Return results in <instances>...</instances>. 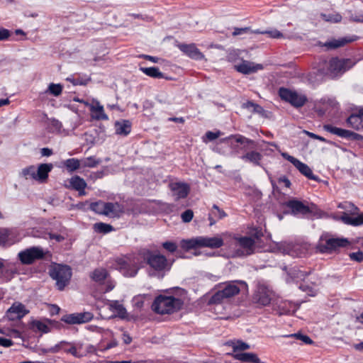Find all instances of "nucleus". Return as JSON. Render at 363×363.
<instances>
[{"label": "nucleus", "mask_w": 363, "mask_h": 363, "mask_svg": "<svg viewBox=\"0 0 363 363\" xmlns=\"http://www.w3.org/2000/svg\"><path fill=\"white\" fill-rule=\"evenodd\" d=\"M242 289H247V284L243 281H233L219 284L217 291L208 300V304H220L224 300L238 294Z\"/></svg>", "instance_id": "f257e3e1"}, {"label": "nucleus", "mask_w": 363, "mask_h": 363, "mask_svg": "<svg viewBox=\"0 0 363 363\" xmlns=\"http://www.w3.org/2000/svg\"><path fill=\"white\" fill-rule=\"evenodd\" d=\"M228 247L235 257H245L255 252V239L250 236L231 235Z\"/></svg>", "instance_id": "f03ea898"}, {"label": "nucleus", "mask_w": 363, "mask_h": 363, "mask_svg": "<svg viewBox=\"0 0 363 363\" xmlns=\"http://www.w3.org/2000/svg\"><path fill=\"white\" fill-rule=\"evenodd\" d=\"M95 308L98 316L104 319L113 316L125 318L127 316L125 308L118 301H111L101 297L97 299Z\"/></svg>", "instance_id": "7ed1b4c3"}, {"label": "nucleus", "mask_w": 363, "mask_h": 363, "mask_svg": "<svg viewBox=\"0 0 363 363\" xmlns=\"http://www.w3.org/2000/svg\"><path fill=\"white\" fill-rule=\"evenodd\" d=\"M143 259L150 267L149 274L152 277L162 278L164 273L169 271L172 266L165 256L150 250L143 253Z\"/></svg>", "instance_id": "20e7f679"}, {"label": "nucleus", "mask_w": 363, "mask_h": 363, "mask_svg": "<svg viewBox=\"0 0 363 363\" xmlns=\"http://www.w3.org/2000/svg\"><path fill=\"white\" fill-rule=\"evenodd\" d=\"M184 304L181 298L172 296L159 295L152 304V311L157 314H171L180 310Z\"/></svg>", "instance_id": "39448f33"}, {"label": "nucleus", "mask_w": 363, "mask_h": 363, "mask_svg": "<svg viewBox=\"0 0 363 363\" xmlns=\"http://www.w3.org/2000/svg\"><path fill=\"white\" fill-rule=\"evenodd\" d=\"M140 267V263L135 255H129L115 259V269L125 277H135Z\"/></svg>", "instance_id": "423d86ee"}, {"label": "nucleus", "mask_w": 363, "mask_h": 363, "mask_svg": "<svg viewBox=\"0 0 363 363\" xmlns=\"http://www.w3.org/2000/svg\"><path fill=\"white\" fill-rule=\"evenodd\" d=\"M92 281L95 282V288L100 294H106L111 291L116 285L108 272L104 267L96 268L92 272Z\"/></svg>", "instance_id": "0eeeda50"}, {"label": "nucleus", "mask_w": 363, "mask_h": 363, "mask_svg": "<svg viewBox=\"0 0 363 363\" xmlns=\"http://www.w3.org/2000/svg\"><path fill=\"white\" fill-rule=\"evenodd\" d=\"M338 208L344 210L340 220L347 225L359 226L363 224V213L359 214V209L352 203L345 201L338 204Z\"/></svg>", "instance_id": "6e6552de"}, {"label": "nucleus", "mask_w": 363, "mask_h": 363, "mask_svg": "<svg viewBox=\"0 0 363 363\" xmlns=\"http://www.w3.org/2000/svg\"><path fill=\"white\" fill-rule=\"evenodd\" d=\"M274 297V292L267 284L259 282L252 295V302L258 306H267Z\"/></svg>", "instance_id": "1a4fd4ad"}, {"label": "nucleus", "mask_w": 363, "mask_h": 363, "mask_svg": "<svg viewBox=\"0 0 363 363\" xmlns=\"http://www.w3.org/2000/svg\"><path fill=\"white\" fill-rule=\"evenodd\" d=\"M50 277L56 281V285L60 291H62L69 284L72 277L71 268L67 265L57 264L50 271Z\"/></svg>", "instance_id": "9d476101"}, {"label": "nucleus", "mask_w": 363, "mask_h": 363, "mask_svg": "<svg viewBox=\"0 0 363 363\" xmlns=\"http://www.w3.org/2000/svg\"><path fill=\"white\" fill-rule=\"evenodd\" d=\"M278 93L281 100L289 103L292 106L297 108L303 107L308 101L305 94L287 88H279Z\"/></svg>", "instance_id": "9b49d317"}, {"label": "nucleus", "mask_w": 363, "mask_h": 363, "mask_svg": "<svg viewBox=\"0 0 363 363\" xmlns=\"http://www.w3.org/2000/svg\"><path fill=\"white\" fill-rule=\"evenodd\" d=\"M45 255L46 252L41 247H30L19 252L18 258L23 264L28 265L43 259Z\"/></svg>", "instance_id": "f8f14e48"}, {"label": "nucleus", "mask_w": 363, "mask_h": 363, "mask_svg": "<svg viewBox=\"0 0 363 363\" xmlns=\"http://www.w3.org/2000/svg\"><path fill=\"white\" fill-rule=\"evenodd\" d=\"M353 65L350 59H339L333 57L328 63L327 74L331 77H336L342 74Z\"/></svg>", "instance_id": "ddd939ff"}, {"label": "nucleus", "mask_w": 363, "mask_h": 363, "mask_svg": "<svg viewBox=\"0 0 363 363\" xmlns=\"http://www.w3.org/2000/svg\"><path fill=\"white\" fill-rule=\"evenodd\" d=\"M350 244L345 238H320L318 248L321 252H329L339 247H346Z\"/></svg>", "instance_id": "4468645a"}, {"label": "nucleus", "mask_w": 363, "mask_h": 363, "mask_svg": "<svg viewBox=\"0 0 363 363\" xmlns=\"http://www.w3.org/2000/svg\"><path fill=\"white\" fill-rule=\"evenodd\" d=\"M230 236L231 234L228 232L218 234L214 237L200 236V247L220 248L224 245V239Z\"/></svg>", "instance_id": "2eb2a0df"}, {"label": "nucleus", "mask_w": 363, "mask_h": 363, "mask_svg": "<svg viewBox=\"0 0 363 363\" xmlns=\"http://www.w3.org/2000/svg\"><path fill=\"white\" fill-rule=\"evenodd\" d=\"M281 156L290 162L293 165L308 179L317 181L318 177L313 174L311 169L305 163L301 162L293 156L289 155L287 152H282Z\"/></svg>", "instance_id": "dca6fc26"}, {"label": "nucleus", "mask_w": 363, "mask_h": 363, "mask_svg": "<svg viewBox=\"0 0 363 363\" xmlns=\"http://www.w3.org/2000/svg\"><path fill=\"white\" fill-rule=\"evenodd\" d=\"M323 128L324 130L331 134L335 135L341 138L351 140H360L362 139V136L358 133L346 129L335 127L331 124H325Z\"/></svg>", "instance_id": "f3484780"}, {"label": "nucleus", "mask_w": 363, "mask_h": 363, "mask_svg": "<svg viewBox=\"0 0 363 363\" xmlns=\"http://www.w3.org/2000/svg\"><path fill=\"white\" fill-rule=\"evenodd\" d=\"M18 231L15 228H0V246H10L19 241Z\"/></svg>", "instance_id": "a211bd4d"}, {"label": "nucleus", "mask_w": 363, "mask_h": 363, "mask_svg": "<svg viewBox=\"0 0 363 363\" xmlns=\"http://www.w3.org/2000/svg\"><path fill=\"white\" fill-rule=\"evenodd\" d=\"M29 313L25 305L21 302H14L7 310L6 314L10 320L21 319Z\"/></svg>", "instance_id": "6ab92c4d"}, {"label": "nucleus", "mask_w": 363, "mask_h": 363, "mask_svg": "<svg viewBox=\"0 0 363 363\" xmlns=\"http://www.w3.org/2000/svg\"><path fill=\"white\" fill-rule=\"evenodd\" d=\"M177 47L182 52L193 60H201L205 57L204 55L197 48L194 43H180Z\"/></svg>", "instance_id": "aec40b11"}, {"label": "nucleus", "mask_w": 363, "mask_h": 363, "mask_svg": "<svg viewBox=\"0 0 363 363\" xmlns=\"http://www.w3.org/2000/svg\"><path fill=\"white\" fill-rule=\"evenodd\" d=\"M91 320V314L88 312L66 314L61 320L67 324H82Z\"/></svg>", "instance_id": "412c9836"}, {"label": "nucleus", "mask_w": 363, "mask_h": 363, "mask_svg": "<svg viewBox=\"0 0 363 363\" xmlns=\"http://www.w3.org/2000/svg\"><path fill=\"white\" fill-rule=\"evenodd\" d=\"M234 69L243 74H250L262 69L263 65L261 64H255L247 60H242L240 63L234 65Z\"/></svg>", "instance_id": "4be33fe9"}, {"label": "nucleus", "mask_w": 363, "mask_h": 363, "mask_svg": "<svg viewBox=\"0 0 363 363\" xmlns=\"http://www.w3.org/2000/svg\"><path fill=\"white\" fill-rule=\"evenodd\" d=\"M125 213V206L118 202H107L106 216L110 218H119Z\"/></svg>", "instance_id": "5701e85b"}, {"label": "nucleus", "mask_w": 363, "mask_h": 363, "mask_svg": "<svg viewBox=\"0 0 363 363\" xmlns=\"http://www.w3.org/2000/svg\"><path fill=\"white\" fill-rule=\"evenodd\" d=\"M171 189L174 196H177V199H184L188 196L190 187L186 183L175 182L171 184Z\"/></svg>", "instance_id": "b1692460"}, {"label": "nucleus", "mask_w": 363, "mask_h": 363, "mask_svg": "<svg viewBox=\"0 0 363 363\" xmlns=\"http://www.w3.org/2000/svg\"><path fill=\"white\" fill-rule=\"evenodd\" d=\"M108 121V116L104 112V106L100 104L99 101L92 99V121Z\"/></svg>", "instance_id": "393cba45"}, {"label": "nucleus", "mask_w": 363, "mask_h": 363, "mask_svg": "<svg viewBox=\"0 0 363 363\" xmlns=\"http://www.w3.org/2000/svg\"><path fill=\"white\" fill-rule=\"evenodd\" d=\"M287 207H289L294 214H307L310 213L309 207L306 206L303 203L297 200H290L286 203Z\"/></svg>", "instance_id": "a878e982"}, {"label": "nucleus", "mask_w": 363, "mask_h": 363, "mask_svg": "<svg viewBox=\"0 0 363 363\" xmlns=\"http://www.w3.org/2000/svg\"><path fill=\"white\" fill-rule=\"evenodd\" d=\"M277 250L283 253L291 256H297L298 254L296 251L299 249L298 245H294L291 242H281L277 244Z\"/></svg>", "instance_id": "bb28decb"}, {"label": "nucleus", "mask_w": 363, "mask_h": 363, "mask_svg": "<svg viewBox=\"0 0 363 363\" xmlns=\"http://www.w3.org/2000/svg\"><path fill=\"white\" fill-rule=\"evenodd\" d=\"M243 161L246 162L252 163L255 166H262L261 161L263 158V156L261 153L252 150L246 152L245 155H242L240 157Z\"/></svg>", "instance_id": "cd10ccee"}, {"label": "nucleus", "mask_w": 363, "mask_h": 363, "mask_svg": "<svg viewBox=\"0 0 363 363\" xmlns=\"http://www.w3.org/2000/svg\"><path fill=\"white\" fill-rule=\"evenodd\" d=\"M131 123L128 120H121L115 123L116 133L126 136L131 131Z\"/></svg>", "instance_id": "c85d7f7f"}, {"label": "nucleus", "mask_w": 363, "mask_h": 363, "mask_svg": "<svg viewBox=\"0 0 363 363\" xmlns=\"http://www.w3.org/2000/svg\"><path fill=\"white\" fill-rule=\"evenodd\" d=\"M52 165L51 164H41L36 169V181L43 182L48 177V173L51 171Z\"/></svg>", "instance_id": "c756f323"}, {"label": "nucleus", "mask_w": 363, "mask_h": 363, "mask_svg": "<svg viewBox=\"0 0 363 363\" xmlns=\"http://www.w3.org/2000/svg\"><path fill=\"white\" fill-rule=\"evenodd\" d=\"M362 123L359 111L358 113L351 114L347 119V125L357 130L363 128Z\"/></svg>", "instance_id": "7c9ffc66"}, {"label": "nucleus", "mask_w": 363, "mask_h": 363, "mask_svg": "<svg viewBox=\"0 0 363 363\" xmlns=\"http://www.w3.org/2000/svg\"><path fill=\"white\" fill-rule=\"evenodd\" d=\"M235 358L242 362L252 363H262L256 354L250 352H241L235 354Z\"/></svg>", "instance_id": "2f4dec72"}, {"label": "nucleus", "mask_w": 363, "mask_h": 363, "mask_svg": "<svg viewBox=\"0 0 363 363\" xmlns=\"http://www.w3.org/2000/svg\"><path fill=\"white\" fill-rule=\"evenodd\" d=\"M86 183L83 179H81L78 176L72 177L69 181V186L72 189L78 191L80 194H84V188L86 187Z\"/></svg>", "instance_id": "473e14b6"}, {"label": "nucleus", "mask_w": 363, "mask_h": 363, "mask_svg": "<svg viewBox=\"0 0 363 363\" xmlns=\"http://www.w3.org/2000/svg\"><path fill=\"white\" fill-rule=\"evenodd\" d=\"M180 246L182 249L186 250L200 247V236L192 238L191 239L182 240L180 242Z\"/></svg>", "instance_id": "72a5a7b5"}, {"label": "nucleus", "mask_w": 363, "mask_h": 363, "mask_svg": "<svg viewBox=\"0 0 363 363\" xmlns=\"http://www.w3.org/2000/svg\"><path fill=\"white\" fill-rule=\"evenodd\" d=\"M52 321L48 319L35 320L33 322V327L37 330L44 333H49L50 331Z\"/></svg>", "instance_id": "f704fd0d"}, {"label": "nucleus", "mask_w": 363, "mask_h": 363, "mask_svg": "<svg viewBox=\"0 0 363 363\" xmlns=\"http://www.w3.org/2000/svg\"><path fill=\"white\" fill-rule=\"evenodd\" d=\"M140 70L147 76L155 79H162L164 77V74L160 71L158 67H140Z\"/></svg>", "instance_id": "c9c22d12"}, {"label": "nucleus", "mask_w": 363, "mask_h": 363, "mask_svg": "<svg viewBox=\"0 0 363 363\" xmlns=\"http://www.w3.org/2000/svg\"><path fill=\"white\" fill-rule=\"evenodd\" d=\"M94 229L96 233L106 234L114 230L113 227L104 223H96L94 225Z\"/></svg>", "instance_id": "e433bc0d"}, {"label": "nucleus", "mask_w": 363, "mask_h": 363, "mask_svg": "<svg viewBox=\"0 0 363 363\" xmlns=\"http://www.w3.org/2000/svg\"><path fill=\"white\" fill-rule=\"evenodd\" d=\"M62 164L70 172L77 170L80 167V161L75 158L66 160L62 162Z\"/></svg>", "instance_id": "4c0bfd02"}, {"label": "nucleus", "mask_w": 363, "mask_h": 363, "mask_svg": "<svg viewBox=\"0 0 363 363\" xmlns=\"http://www.w3.org/2000/svg\"><path fill=\"white\" fill-rule=\"evenodd\" d=\"M21 174L26 179L36 180V168L35 166H30L22 169Z\"/></svg>", "instance_id": "58836bf2"}, {"label": "nucleus", "mask_w": 363, "mask_h": 363, "mask_svg": "<svg viewBox=\"0 0 363 363\" xmlns=\"http://www.w3.org/2000/svg\"><path fill=\"white\" fill-rule=\"evenodd\" d=\"M320 16L324 21L330 23H339L342 20V16L336 12H333L328 14L321 13Z\"/></svg>", "instance_id": "ea45409f"}, {"label": "nucleus", "mask_w": 363, "mask_h": 363, "mask_svg": "<svg viewBox=\"0 0 363 363\" xmlns=\"http://www.w3.org/2000/svg\"><path fill=\"white\" fill-rule=\"evenodd\" d=\"M351 41H352V39H347V38H341L339 40H333L331 41H329V42L326 43L325 45L328 48L334 49V48H337L342 47V46L345 45L346 43L351 42Z\"/></svg>", "instance_id": "a19ab883"}, {"label": "nucleus", "mask_w": 363, "mask_h": 363, "mask_svg": "<svg viewBox=\"0 0 363 363\" xmlns=\"http://www.w3.org/2000/svg\"><path fill=\"white\" fill-rule=\"evenodd\" d=\"M279 313L281 315L289 314L294 311V306L288 301H281L279 306Z\"/></svg>", "instance_id": "79ce46f5"}, {"label": "nucleus", "mask_w": 363, "mask_h": 363, "mask_svg": "<svg viewBox=\"0 0 363 363\" xmlns=\"http://www.w3.org/2000/svg\"><path fill=\"white\" fill-rule=\"evenodd\" d=\"M107 202L97 201L92 202V211L100 215L106 216Z\"/></svg>", "instance_id": "37998d69"}, {"label": "nucleus", "mask_w": 363, "mask_h": 363, "mask_svg": "<svg viewBox=\"0 0 363 363\" xmlns=\"http://www.w3.org/2000/svg\"><path fill=\"white\" fill-rule=\"evenodd\" d=\"M210 213L211 214V217H214L217 220L223 219L227 216L226 213L216 204L213 206Z\"/></svg>", "instance_id": "c03bdc74"}, {"label": "nucleus", "mask_w": 363, "mask_h": 363, "mask_svg": "<svg viewBox=\"0 0 363 363\" xmlns=\"http://www.w3.org/2000/svg\"><path fill=\"white\" fill-rule=\"evenodd\" d=\"M62 91V86L60 84H54L51 83L49 84L48 90L46 92L50 93V94L58 96L61 94Z\"/></svg>", "instance_id": "a18cd8bd"}, {"label": "nucleus", "mask_w": 363, "mask_h": 363, "mask_svg": "<svg viewBox=\"0 0 363 363\" xmlns=\"http://www.w3.org/2000/svg\"><path fill=\"white\" fill-rule=\"evenodd\" d=\"M220 131H207L205 135L203 137V142L208 143V141H213L217 139L220 135Z\"/></svg>", "instance_id": "49530a36"}, {"label": "nucleus", "mask_w": 363, "mask_h": 363, "mask_svg": "<svg viewBox=\"0 0 363 363\" xmlns=\"http://www.w3.org/2000/svg\"><path fill=\"white\" fill-rule=\"evenodd\" d=\"M67 81L70 82L73 85H84L86 84L88 79L80 78L79 77L72 76L66 79Z\"/></svg>", "instance_id": "de8ad7c7"}, {"label": "nucleus", "mask_w": 363, "mask_h": 363, "mask_svg": "<svg viewBox=\"0 0 363 363\" xmlns=\"http://www.w3.org/2000/svg\"><path fill=\"white\" fill-rule=\"evenodd\" d=\"M49 238L50 240H55L57 242H62L65 240L67 237L68 234L67 232L63 231L60 234H55V233H48Z\"/></svg>", "instance_id": "09e8293b"}, {"label": "nucleus", "mask_w": 363, "mask_h": 363, "mask_svg": "<svg viewBox=\"0 0 363 363\" xmlns=\"http://www.w3.org/2000/svg\"><path fill=\"white\" fill-rule=\"evenodd\" d=\"M64 352L70 353L74 357H80L82 354L78 351L77 348L75 346L70 345L69 343L66 346H65Z\"/></svg>", "instance_id": "8fccbe9b"}, {"label": "nucleus", "mask_w": 363, "mask_h": 363, "mask_svg": "<svg viewBox=\"0 0 363 363\" xmlns=\"http://www.w3.org/2000/svg\"><path fill=\"white\" fill-rule=\"evenodd\" d=\"M233 351H243L245 350H248L250 348V345L242 341H238L234 343L233 345Z\"/></svg>", "instance_id": "3c124183"}, {"label": "nucleus", "mask_w": 363, "mask_h": 363, "mask_svg": "<svg viewBox=\"0 0 363 363\" xmlns=\"http://www.w3.org/2000/svg\"><path fill=\"white\" fill-rule=\"evenodd\" d=\"M291 337H295L296 338L303 341L305 344L311 345L313 343V340L306 335H302L301 333H294L290 335Z\"/></svg>", "instance_id": "603ef678"}, {"label": "nucleus", "mask_w": 363, "mask_h": 363, "mask_svg": "<svg viewBox=\"0 0 363 363\" xmlns=\"http://www.w3.org/2000/svg\"><path fill=\"white\" fill-rule=\"evenodd\" d=\"M67 345V342L65 341H62L60 343L55 345L53 347H49V350L50 351V353H57L60 352V350H63L65 349V346Z\"/></svg>", "instance_id": "864d4df0"}, {"label": "nucleus", "mask_w": 363, "mask_h": 363, "mask_svg": "<svg viewBox=\"0 0 363 363\" xmlns=\"http://www.w3.org/2000/svg\"><path fill=\"white\" fill-rule=\"evenodd\" d=\"M194 216V213L191 209H187L181 215V218L184 223L190 222Z\"/></svg>", "instance_id": "5fc2aeb1"}, {"label": "nucleus", "mask_w": 363, "mask_h": 363, "mask_svg": "<svg viewBox=\"0 0 363 363\" xmlns=\"http://www.w3.org/2000/svg\"><path fill=\"white\" fill-rule=\"evenodd\" d=\"M162 247L170 252H174L177 249V245L175 242L167 241L162 243Z\"/></svg>", "instance_id": "6e6d98bb"}, {"label": "nucleus", "mask_w": 363, "mask_h": 363, "mask_svg": "<svg viewBox=\"0 0 363 363\" xmlns=\"http://www.w3.org/2000/svg\"><path fill=\"white\" fill-rule=\"evenodd\" d=\"M350 20L354 22L363 23V11L351 14L350 16Z\"/></svg>", "instance_id": "4d7b16f0"}, {"label": "nucleus", "mask_w": 363, "mask_h": 363, "mask_svg": "<svg viewBox=\"0 0 363 363\" xmlns=\"http://www.w3.org/2000/svg\"><path fill=\"white\" fill-rule=\"evenodd\" d=\"M350 257L351 259L357 261V262H362L363 261V252L362 251H357L355 252H352L350 254Z\"/></svg>", "instance_id": "13d9d810"}, {"label": "nucleus", "mask_w": 363, "mask_h": 363, "mask_svg": "<svg viewBox=\"0 0 363 363\" xmlns=\"http://www.w3.org/2000/svg\"><path fill=\"white\" fill-rule=\"evenodd\" d=\"M250 30V28L249 27L235 28L234 31L233 32V35L236 36V35L245 34V33H249Z\"/></svg>", "instance_id": "bf43d9fd"}, {"label": "nucleus", "mask_w": 363, "mask_h": 363, "mask_svg": "<svg viewBox=\"0 0 363 363\" xmlns=\"http://www.w3.org/2000/svg\"><path fill=\"white\" fill-rule=\"evenodd\" d=\"M267 33L272 38H281L283 37V34L278 30H266Z\"/></svg>", "instance_id": "052dcab7"}, {"label": "nucleus", "mask_w": 363, "mask_h": 363, "mask_svg": "<svg viewBox=\"0 0 363 363\" xmlns=\"http://www.w3.org/2000/svg\"><path fill=\"white\" fill-rule=\"evenodd\" d=\"M278 183L279 185H284V186H286V188H289L290 186H291V182L289 181V179L286 177L285 176H283V177H280L279 179H278Z\"/></svg>", "instance_id": "680f3d73"}, {"label": "nucleus", "mask_w": 363, "mask_h": 363, "mask_svg": "<svg viewBox=\"0 0 363 363\" xmlns=\"http://www.w3.org/2000/svg\"><path fill=\"white\" fill-rule=\"evenodd\" d=\"M236 141L239 143H241V144H252V145H254V141L250 140V139H248L245 137H243V136H239L236 138Z\"/></svg>", "instance_id": "e2e57ef3"}, {"label": "nucleus", "mask_w": 363, "mask_h": 363, "mask_svg": "<svg viewBox=\"0 0 363 363\" xmlns=\"http://www.w3.org/2000/svg\"><path fill=\"white\" fill-rule=\"evenodd\" d=\"M299 289H301L303 291H306V293H308V294L311 296L314 295L313 288L306 285L305 284H301L299 286Z\"/></svg>", "instance_id": "0e129e2a"}, {"label": "nucleus", "mask_w": 363, "mask_h": 363, "mask_svg": "<svg viewBox=\"0 0 363 363\" xmlns=\"http://www.w3.org/2000/svg\"><path fill=\"white\" fill-rule=\"evenodd\" d=\"M13 345V342L10 339H6L0 337V345L5 347H9Z\"/></svg>", "instance_id": "69168bd1"}, {"label": "nucleus", "mask_w": 363, "mask_h": 363, "mask_svg": "<svg viewBox=\"0 0 363 363\" xmlns=\"http://www.w3.org/2000/svg\"><path fill=\"white\" fill-rule=\"evenodd\" d=\"M251 111L252 113H258V114H260V115H263V113L264 112V108L261 106H259L257 104H255V106L252 108V110Z\"/></svg>", "instance_id": "338daca9"}, {"label": "nucleus", "mask_w": 363, "mask_h": 363, "mask_svg": "<svg viewBox=\"0 0 363 363\" xmlns=\"http://www.w3.org/2000/svg\"><path fill=\"white\" fill-rule=\"evenodd\" d=\"M9 37V31L6 29H0V40L7 39Z\"/></svg>", "instance_id": "774afa93"}]
</instances>
